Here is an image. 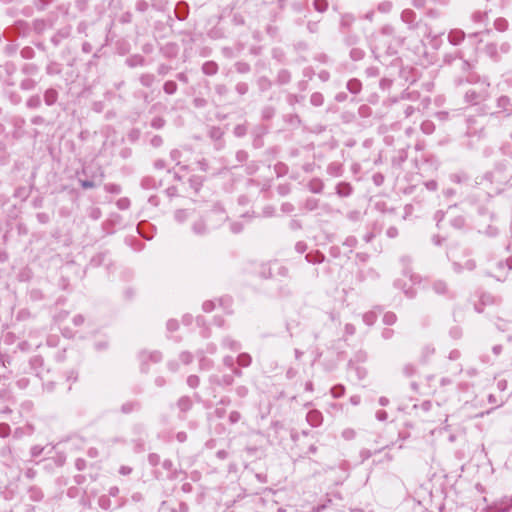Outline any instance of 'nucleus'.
I'll return each instance as SVG.
<instances>
[{
    "mask_svg": "<svg viewBox=\"0 0 512 512\" xmlns=\"http://www.w3.org/2000/svg\"><path fill=\"white\" fill-rule=\"evenodd\" d=\"M484 179L497 185L512 186V167L508 160L498 161L494 169L484 175Z\"/></svg>",
    "mask_w": 512,
    "mask_h": 512,
    "instance_id": "f257e3e1",
    "label": "nucleus"
},
{
    "mask_svg": "<svg viewBox=\"0 0 512 512\" xmlns=\"http://www.w3.org/2000/svg\"><path fill=\"white\" fill-rule=\"evenodd\" d=\"M218 211L217 221H212L210 215H203L194 221L191 227L192 232L197 236H205L212 230L219 228L228 219V216L220 210Z\"/></svg>",
    "mask_w": 512,
    "mask_h": 512,
    "instance_id": "f03ea898",
    "label": "nucleus"
},
{
    "mask_svg": "<svg viewBox=\"0 0 512 512\" xmlns=\"http://www.w3.org/2000/svg\"><path fill=\"white\" fill-rule=\"evenodd\" d=\"M371 51L375 59L381 62L383 58L394 56L397 53L396 49L392 46L390 41L381 37H376L374 39V43L371 46Z\"/></svg>",
    "mask_w": 512,
    "mask_h": 512,
    "instance_id": "7ed1b4c3",
    "label": "nucleus"
},
{
    "mask_svg": "<svg viewBox=\"0 0 512 512\" xmlns=\"http://www.w3.org/2000/svg\"><path fill=\"white\" fill-rule=\"evenodd\" d=\"M489 83H482L479 88H470L465 92V100L467 103L476 105L486 100L489 96Z\"/></svg>",
    "mask_w": 512,
    "mask_h": 512,
    "instance_id": "20e7f679",
    "label": "nucleus"
},
{
    "mask_svg": "<svg viewBox=\"0 0 512 512\" xmlns=\"http://www.w3.org/2000/svg\"><path fill=\"white\" fill-rule=\"evenodd\" d=\"M163 359L160 351L143 350L139 353V360L141 363V371L147 373L149 370V363H159Z\"/></svg>",
    "mask_w": 512,
    "mask_h": 512,
    "instance_id": "39448f33",
    "label": "nucleus"
},
{
    "mask_svg": "<svg viewBox=\"0 0 512 512\" xmlns=\"http://www.w3.org/2000/svg\"><path fill=\"white\" fill-rule=\"evenodd\" d=\"M417 14L412 9H404L401 12V20L408 25V28L411 30L418 29L421 26V23L416 20Z\"/></svg>",
    "mask_w": 512,
    "mask_h": 512,
    "instance_id": "423d86ee",
    "label": "nucleus"
},
{
    "mask_svg": "<svg viewBox=\"0 0 512 512\" xmlns=\"http://www.w3.org/2000/svg\"><path fill=\"white\" fill-rule=\"evenodd\" d=\"M432 290L442 296H446L449 299H453L455 294L449 289L448 284L444 280H435L432 282Z\"/></svg>",
    "mask_w": 512,
    "mask_h": 512,
    "instance_id": "0eeeda50",
    "label": "nucleus"
},
{
    "mask_svg": "<svg viewBox=\"0 0 512 512\" xmlns=\"http://www.w3.org/2000/svg\"><path fill=\"white\" fill-rule=\"evenodd\" d=\"M489 512H512V495L495 502L489 507Z\"/></svg>",
    "mask_w": 512,
    "mask_h": 512,
    "instance_id": "6e6552de",
    "label": "nucleus"
},
{
    "mask_svg": "<svg viewBox=\"0 0 512 512\" xmlns=\"http://www.w3.org/2000/svg\"><path fill=\"white\" fill-rule=\"evenodd\" d=\"M189 11L190 8L187 2L178 1L175 5L174 14L178 20L184 21L188 18Z\"/></svg>",
    "mask_w": 512,
    "mask_h": 512,
    "instance_id": "1a4fd4ad",
    "label": "nucleus"
},
{
    "mask_svg": "<svg viewBox=\"0 0 512 512\" xmlns=\"http://www.w3.org/2000/svg\"><path fill=\"white\" fill-rule=\"evenodd\" d=\"M209 380L212 384H216L221 387H228L234 383V377L231 374H225L222 376L212 375Z\"/></svg>",
    "mask_w": 512,
    "mask_h": 512,
    "instance_id": "9d476101",
    "label": "nucleus"
},
{
    "mask_svg": "<svg viewBox=\"0 0 512 512\" xmlns=\"http://www.w3.org/2000/svg\"><path fill=\"white\" fill-rule=\"evenodd\" d=\"M306 420L312 427H318L323 422V415L318 410H310L306 415Z\"/></svg>",
    "mask_w": 512,
    "mask_h": 512,
    "instance_id": "9b49d317",
    "label": "nucleus"
},
{
    "mask_svg": "<svg viewBox=\"0 0 512 512\" xmlns=\"http://www.w3.org/2000/svg\"><path fill=\"white\" fill-rule=\"evenodd\" d=\"M221 346L225 349L231 350L233 352H237L241 350L242 345L239 341L233 339L230 336H225L221 341Z\"/></svg>",
    "mask_w": 512,
    "mask_h": 512,
    "instance_id": "f8f14e48",
    "label": "nucleus"
},
{
    "mask_svg": "<svg viewBox=\"0 0 512 512\" xmlns=\"http://www.w3.org/2000/svg\"><path fill=\"white\" fill-rule=\"evenodd\" d=\"M336 194L339 197H349L353 193V187L349 182H339L335 187Z\"/></svg>",
    "mask_w": 512,
    "mask_h": 512,
    "instance_id": "ddd939ff",
    "label": "nucleus"
},
{
    "mask_svg": "<svg viewBox=\"0 0 512 512\" xmlns=\"http://www.w3.org/2000/svg\"><path fill=\"white\" fill-rule=\"evenodd\" d=\"M59 98V93L55 88H48L44 91L43 99L47 106H53L56 104Z\"/></svg>",
    "mask_w": 512,
    "mask_h": 512,
    "instance_id": "4468645a",
    "label": "nucleus"
},
{
    "mask_svg": "<svg viewBox=\"0 0 512 512\" xmlns=\"http://www.w3.org/2000/svg\"><path fill=\"white\" fill-rule=\"evenodd\" d=\"M465 38V33L461 29H452L448 34V41L452 45H459Z\"/></svg>",
    "mask_w": 512,
    "mask_h": 512,
    "instance_id": "2eb2a0df",
    "label": "nucleus"
},
{
    "mask_svg": "<svg viewBox=\"0 0 512 512\" xmlns=\"http://www.w3.org/2000/svg\"><path fill=\"white\" fill-rule=\"evenodd\" d=\"M70 33H71L70 27H64V28L59 29L57 31V33L51 37L52 44L54 46H58L63 39H66L69 37Z\"/></svg>",
    "mask_w": 512,
    "mask_h": 512,
    "instance_id": "dca6fc26",
    "label": "nucleus"
},
{
    "mask_svg": "<svg viewBox=\"0 0 512 512\" xmlns=\"http://www.w3.org/2000/svg\"><path fill=\"white\" fill-rule=\"evenodd\" d=\"M451 182L456 184H467L470 181L469 175L464 171H458L449 175Z\"/></svg>",
    "mask_w": 512,
    "mask_h": 512,
    "instance_id": "f3484780",
    "label": "nucleus"
},
{
    "mask_svg": "<svg viewBox=\"0 0 512 512\" xmlns=\"http://www.w3.org/2000/svg\"><path fill=\"white\" fill-rule=\"evenodd\" d=\"M141 409V403L139 401H127L121 405V412L123 414H130Z\"/></svg>",
    "mask_w": 512,
    "mask_h": 512,
    "instance_id": "a211bd4d",
    "label": "nucleus"
},
{
    "mask_svg": "<svg viewBox=\"0 0 512 512\" xmlns=\"http://www.w3.org/2000/svg\"><path fill=\"white\" fill-rule=\"evenodd\" d=\"M161 53L166 58H174L178 53V47L175 43H167L161 48Z\"/></svg>",
    "mask_w": 512,
    "mask_h": 512,
    "instance_id": "6ab92c4d",
    "label": "nucleus"
},
{
    "mask_svg": "<svg viewBox=\"0 0 512 512\" xmlns=\"http://www.w3.org/2000/svg\"><path fill=\"white\" fill-rule=\"evenodd\" d=\"M202 72L207 76H213L218 72V64L215 61H206L202 64Z\"/></svg>",
    "mask_w": 512,
    "mask_h": 512,
    "instance_id": "aec40b11",
    "label": "nucleus"
},
{
    "mask_svg": "<svg viewBox=\"0 0 512 512\" xmlns=\"http://www.w3.org/2000/svg\"><path fill=\"white\" fill-rule=\"evenodd\" d=\"M307 187L310 192L319 194L323 191L324 183L319 178H313L308 182Z\"/></svg>",
    "mask_w": 512,
    "mask_h": 512,
    "instance_id": "412c9836",
    "label": "nucleus"
},
{
    "mask_svg": "<svg viewBox=\"0 0 512 512\" xmlns=\"http://www.w3.org/2000/svg\"><path fill=\"white\" fill-rule=\"evenodd\" d=\"M326 171L332 177H340L343 174V166L339 162H331Z\"/></svg>",
    "mask_w": 512,
    "mask_h": 512,
    "instance_id": "4be33fe9",
    "label": "nucleus"
},
{
    "mask_svg": "<svg viewBox=\"0 0 512 512\" xmlns=\"http://www.w3.org/2000/svg\"><path fill=\"white\" fill-rule=\"evenodd\" d=\"M31 369L35 372L36 376L41 375V368L44 364L43 358L39 355L33 356L29 361Z\"/></svg>",
    "mask_w": 512,
    "mask_h": 512,
    "instance_id": "5701e85b",
    "label": "nucleus"
},
{
    "mask_svg": "<svg viewBox=\"0 0 512 512\" xmlns=\"http://www.w3.org/2000/svg\"><path fill=\"white\" fill-rule=\"evenodd\" d=\"M199 358L200 370H209L212 368L213 362L204 355V351L199 350L196 354Z\"/></svg>",
    "mask_w": 512,
    "mask_h": 512,
    "instance_id": "b1692460",
    "label": "nucleus"
},
{
    "mask_svg": "<svg viewBox=\"0 0 512 512\" xmlns=\"http://www.w3.org/2000/svg\"><path fill=\"white\" fill-rule=\"evenodd\" d=\"M272 269L274 272V278L288 276V268L277 261L272 262Z\"/></svg>",
    "mask_w": 512,
    "mask_h": 512,
    "instance_id": "393cba45",
    "label": "nucleus"
},
{
    "mask_svg": "<svg viewBox=\"0 0 512 512\" xmlns=\"http://www.w3.org/2000/svg\"><path fill=\"white\" fill-rule=\"evenodd\" d=\"M140 185L145 190H153L158 188V182L151 176L143 177Z\"/></svg>",
    "mask_w": 512,
    "mask_h": 512,
    "instance_id": "a878e982",
    "label": "nucleus"
},
{
    "mask_svg": "<svg viewBox=\"0 0 512 512\" xmlns=\"http://www.w3.org/2000/svg\"><path fill=\"white\" fill-rule=\"evenodd\" d=\"M41 104L42 100L39 94L31 95L25 103L28 109H38L41 107Z\"/></svg>",
    "mask_w": 512,
    "mask_h": 512,
    "instance_id": "bb28decb",
    "label": "nucleus"
},
{
    "mask_svg": "<svg viewBox=\"0 0 512 512\" xmlns=\"http://www.w3.org/2000/svg\"><path fill=\"white\" fill-rule=\"evenodd\" d=\"M347 90L352 94H358L362 89V83L356 78H352L347 82Z\"/></svg>",
    "mask_w": 512,
    "mask_h": 512,
    "instance_id": "cd10ccee",
    "label": "nucleus"
},
{
    "mask_svg": "<svg viewBox=\"0 0 512 512\" xmlns=\"http://www.w3.org/2000/svg\"><path fill=\"white\" fill-rule=\"evenodd\" d=\"M305 259L309 263L319 264V263H322L324 261L325 256L321 252L315 251V252L307 253L306 256H305Z\"/></svg>",
    "mask_w": 512,
    "mask_h": 512,
    "instance_id": "c85d7f7f",
    "label": "nucleus"
},
{
    "mask_svg": "<svg viewBox=\"0 0 512 512\" xmlns=\"http://www.w3.org/2000/svg\"><path fill=\"white\" fill-rule=\"evenodd\" d=\"M177 406L179 408V410L183 413L189 411L192 407V400L190 399V397L188 396H182L178 402H177Z\"/></svg>",
    "mask_w": 512,
    "mask_h": 512,
    "instance_id": "c756f323",
    "label": "nucleus"
},
{
    "mask_svg": "<svg viewBox=\"0 0 512 512\" xmlns=\"http://www.w3.org/2000/svg\"><path fill=\"white\" fill-rule=\"evenodd\" d=\"M145 228H149V229H154V227L152 225H150L149 223L147 222H140L138 223L137 225V231L138 233L143 237L145 238L146 240H151L153 238V233H145Z\"/></svg>",
    "mask_w": 512,
    "mask_h": 512,
    "instance_id": "7c9ffc66",
    "label": "nucleus"
},
{
    "mask_svg": "<svg viewBox=\"0 0 512 512\" xmlns=\"http://www.w3.org/2000/svg\"><path fill=\"white\" fill-rule=\"evenodd\" d=\"M39 68L34 63H25L21 68V73L26 76H34L38 73Z\"/></svg>",
    "mask_w": 512,
    "mask_h": 512,
    "instance_id": "2f4dec72",
    "label": "nucleus"
},
{
    "mask_svg": "<svg viewBox=\"0 0 512 512\" xmlns=\"http://www.w3.org/2000/svg\"><path fill=\"white\" fill-rule=\"evenodd\" d=\"M218 210H220L224 215H227L224 207L219 203L214 204L210 210L205 212L204 215H210L212 221H217L218 212H219Z\"/></svg>",
    "mask_w": 512,
    "mask_h": 512,
    "instance_id": "473e14b6",
    "label": "nucleus"
},
{
    "mask_svg": "<svg viewBox=\"0 0 512 512\" xmlns=\"http://www.w3.org/2000/svg\"><path fill=\"white\" fill-rule=\"evenodd\" d=\"M259 274L262 278L268 279V278H274V272L272 269V262L268 264H263L260 267Z\"/></svg>",
    "mask_w": 512,
    "mask_h": 512,
    "instance_id": "72a5a7b5",
    "label": "nucleus"
},
{
    "mask_svg": "<svg viewBox=\"0 0 512 512\" xmlns=\"http://www.w3.org/2000/svg\"><path fill=\"white\" fill-rule=\"evenodd\" d=\"M236 361H237L239 366H241V367H248L252 363V357H251L250 354H248L246 352H243V353H240L237 356Z\"/></svg>",
    "mask_w": 512,
    "mask_h": 512,
    "instance_id": "f704fd0d",
    "label": "nucleus"
},
{
    "mask_svg": "<svg viewBox=\"0 0 512 512\" xmlns=\"http://www.w3.org/2000/svg\"><path fill=\"white\" fill-rule=\"evenodd\" d=\"M291 81V73L286 69H281L277 75V82L280 85L288 84Z\"/></svg>",
    "mask_w": 512,
    "mask_h": 512,
    "instance_id": "c9c22d12",
    "label": "nucleus"
},
{
    "mask_svg": "<svg viewBox=\"0 0 512 512\" xmlns=\"http://www.w3.org/2000/svg\"><path fill=\"white\" fill-rule=\"evenodd\" d=\"M19 86L23 91H31L37 86V81L31 78H25L20 82Z\"/></svg>",
    "mask_w": 512,
    "mask_h": 512,
    "instance_id": "e433bc0d",
    "label": "nucleus"
},
{
    "mask_svg": "<svg viewBox=\"0 0 512 512\" xmlns=\"http://www.w3.org/2000/svg\"><path fill=\"white\" fill-rule=\"evenodd\" d=\"M355 18L352 14H344L340 20V27L342 29H349L354 23Z\"/></svg>",
    "mask_w": 512,
    "mask_h": 512,
    "instance_id": "4c0bfd02",
    "label": "nucleus"
},
{
    "mask_svg": "<svg viewBox=\"0 0 512 512\" xmlns=\"http://www.w3.org/2000/svg\"><path fill=\"white\" fill-rule=\"evenodd\" d=\"M497 106L504 111H512V104L510 103V99L507 96H501L497 100Z\"/></svg>",
    "mask_w": 512,
    "mask_h": 512,
    "instance_id": "58836bf2",
    "label": "nucleus"
},
{
    "mask_svg": "<svg viewBox=\"0 0 512 512\" xmlns=\"http://www.w3.org/2000/svg\"><path fill=\"white\" fill-rule=\"evenodd\" d=\"M190 216V212L187 209H178L174 213V219L178 223H184Z\"/></svg>",
    "mask_w": 512,
    "mask_h": 512,
    "instance_id": "ea45409f",
    "label": "nucleus"
},
{
    "mask_svg": "<svg viewBox=\"0 0 512 512\" xmlns=\"http://www.w3.org/2000/svg\"><path fill=\"white\" fill-rule=\"evenodd\" d=\"M450 224L455 229H463L466 225V219L464 216L458 215L450 220Z\"/></svg>",
    "mask_w": 512,
    "mask_h": 512,
    "instance_id": "a19ab883",
    "label": "nucleus"
},
{
    "mask_svg": "<svg viewBox=\"0 0 512 512\" xmlns=\"http://www.w3.org/2000/svg\"><path fill=\"white\" fill-rule=\"evenodd\" d=\"M209 137L214 140L215 142H218L222 139L223 136V130L220 127L213 126L209 129Z\"/></svg>",
    "mask_w": 512,
    "mask_h": 512,
    "instance_id": "79ce46f5",
    "label": "nucleus"
},
{
    "mask_svg": "<svg viewBox=\"0 0 512 512\" xmlns=\"http://www.w3.org/2000/svg\"><path fill=\"white\" fill-rule=\"evenodd\" d=\"M189 184L191 189H193L195 192H198L203 184V178L200 176H192L189 179Z\"/></svg>",
    "mask_w": 512,
    "mask_h": 512,
    "instance_id": "37998d69",
    "label": "nucleus"
},
{
    "mask_svg": "<svg viewBox=\"0 0 512 512\" xmlns=\"http://www.w3.org/2000/svg\"><path fill=\"white\" fill-rule=\"evenodd\" d=\"M257 85L259 87V90L264 92V91H267V90H269L271 88L272 83H271V81L267 77L261 76L257 80Z\"/></svg>",
    "mask_w": 512,
    "mask_h": 512,
    "instance_id": "c03bdc74",
    "label": "nucleus"
},
{
    "mask_svg": "<svg viewBox=\"0 0 512 512\" xmlns=\"http://www.w3.org/2000/svg\"><path fill=\"white\" fill-rule=\"evenodd\" d=\"M362 319L367 326H372L377 320V314L374 311H368L363 314Z\"/></svg>",
    "mask_w": 512,
    "mask_h": 512,
    "instance_id": "a18cd8bd",
    "label": "nucleus"
},
{
    "mask_svg": "<svg viewBox=\"0 0 512 512\" xmlns=\"http://www.w3.org/2000/svg\"><path fill=\"white\" fill-rule=\"evenodd\" d=\"M46 73L50 76H53V75H58L61 73V68H60V65L56 62H50L47 66H46Z\"/></svg>",
    "mask_w": 512,
    "mask_h": 512,
    "instance_id": "49530a36",
    "label": "nucleus"
},
{
    "mask_svg": "<svg viewBox=\"0 0 512 512\" xmlns=\"http://www.w3.org/2000/svg\"><path fill=\"white\" fill-rule=\"evenodd\" d=\"M163 90L168 95H173L177 91V83L175 81H166L163 85Z\"/></svg>",
    "mask_w": 512,
    "mask_h": 512,
    "instance_id": "de8ad7c7",
    "label": "nucleus"
},
{
    "mask_svg": "<svg viewBox=\"0 0 512 512\" xmlns=\"http://www.w3.org/2000/svg\"><path fill=\"white\" fill-rule=\"evenodd\" d=\"M318 206H319V200L316 198H313V197L307 198L304 203V208L307 211H314L318 208Z\"/></svg>",
    "mask_w": 512,
    "mask_h": 512,
    "instance_id": "09e8293b",
    "label": "nucleus"
},
{
    "mask_svg": "<svg viewBox=\"0 0 512 512\" xmlns=\"http://www.w3.org/2000/svg\"><path fill=\"white\" fill-rule=\"evenodd\" d=\"M98 505L103 510H109L112 505L110 497L107 495H101L98 499Z\"/></svg>",
    "mask_w": 512,
    "mask_h": 512,
    "instance_id": "8fccbe9b",
    "label": "nucleus"
},
{
    "mask_svg": "<svg viewBox=\"0 0 512 512\" xmlns=\"http://www.w3.org/2000/svg\"><path fill=\"white\" fill-rule=\"evenodd\" d=\"M313 7L317 12L324 13L328 9V1L327 0H314Z\"/></svg>",
    "mask_w": 512,
    "mask_h": 512,
    "instance_id": "3c124183",
    "label": "nucleus"
},
{
    "mask_svg": "<svg viewBox=\"0 0 512 512\" xmlns=\"http://www.w3.org/2000/svg\"><path fill=\"white\" fill-rule=\"evenodd\" d=\"M162 467L171 473L169 476L170 479L176 478V470L174 469V464L170 459H165L162 462Z\"/></svg>",
    "mask_w": 512,
    "mask_h": 512,
    "instance_id": "603ef678",
    "label": "nucleus"
},
{
    "mask_svg": "<svg viewBox=\"0 0 512 512\" xmlns=\"http://www.w3.org/2000/svg\"><path fill=\"white\" fill-rule=\"evenodd\" d=\"M140 83L145 87H151L155 82V76L153 74H143L140 77Z\"/></svg>",
    "mask_w": 512,
    "mask_h": 512,
    "instance_id": "864d4df0",
    "label": "nucleus"
},
{
    "mask_svg": "<svg viewBox=\"0 0 512 512\" xmlns=\"http://www.w3.org/2000/svg\"><path fill=\"white\" fill-rule=\"evenodd\" d=\"M310 103L316 107L322 106L324 103L323 95L319 92L313 93L310 97Z\"/></svg>",
    "mask_w": 512,
    "mask_h": 512,
    "instance_id": "5fc2aeb1",
    "label": "nucleus"
},
{
    "mask_svg": "<svg viewBox=\"0 0 512 512\" xmlns=\"http://www.w3.org/2000/svg\"><path fill=\"white\" fill-rule=\"evenodd\" d=\"M394 32V27L392 25L387 24L381 28L379 37L386 39L387 37L393 36Z\"/></svg>",
    "mask_w": 512,
    "mask_h": 512,
    "instance_id": "6e6d98bb",
    "label": "nucleus"
},
{
    "mask_svg": "<svg viewBox=\"0 0 512 512\" xmlns=\"http://www.w3.org/2000/svg\"><path fill=\"white\" fill-rule=\"evenodd\" d=\"M365 52L360 48H352L350 50V58L353 61H360L364 58Z\"/></svg>",
    "mask_w": 512,
    "mask_h": 512,
    "instance_id": "4d7b16f0",
    "label": "nucleus"
},
{
    "mask_svg": "<svg viewBox=\"0 0 512 512\" xmlns=\"http://www.w3.org/2000/svg\"><path fill=\"white\" fill-rule=\"evenodd\" d=\"M421 130L424 134L430 135L435 131V125L432 121L426 120L422 122Z\"/></svg>",
    "mask_w": 512,
    "mask_h": 512,
    "instance_id": "13d9d810",
    "label": "nucleus"
},
{
    "mask_svg": "<svg viewBox=\"0 0 512 512\" xmlns=\"http://www.w3.org/2000/svg\"><path fill=\"white\" fill-rule=\"evenodd\" d=\"M494 27L496 30H498L500 32H504L508 28V21L504 18H497L494 21Z\"/></svg>",
    "mask_w": 512,
    "mask_h": 512,
    "instance_id": "bf43d9fd",
    "label": "nucleus"
},
{
    "mask_svg": "<svg viewBox=\"0 0 512 512\" xmlns=\"http://www.w3.org/2000/svg\"><path fill=\"white\" fill-rule=\"evenodd\" d=\"M397 321V316L394 312H386L383 316V323L387 326H391L395 324Z\"/></svg>",
    "mask_w": 512,
    "mask_h": 512,
    "instance_id": "052dcab7",
    "label": "nucleus"
},
{
    "mask_svg": "<svg viewBox=\"0 0 512 512\" xmlns=\"http://www.w3.org/2000/svg\"><path fill=\"white\" fill-rule=\"evenodd\" d=\"M235 69L240 74H246L250 72L251 67L248 63L239 61L235 63Z\"/></svg>",
    "mask_w": 512,
    "mask_h": 512,
    "instance_id": "680f3d73",
    "label": "nucleus"
},
{
    "mask_svg": "<svg viewBox=\"0 0 512 512\" xmlns=\"http://www.w3.org/2000/svg\"><path fill=\"white\" fill-rule=\"evenodd\" d=\"M54 0H34L33 5L38 11H44Z\"/></svg>",
    "mask_w": 512,
    "mask_h": 512,
    "instance_id": "e2e57ef3",
    "label": "nucleus"
},
{
    "mask_svg": "<svg viewBox=\"0 0 512 512\" xmlns=\"http://www.w3.org/2000/svg\"><path fill=\"white\" fill-rule=\"evenodd\" d=\"M345 393V387L341 384H337L331 388V394L334 398H340Z\"/></svg>",
    "mask_w": 512,
    "mask_h": 512,
    "instance_id": "0e129e2a",
    "label": "nucleus"
},
{
    "mask_svg": "<svg viewBox=\"0 0 512 512\" xmlns=\"http://www.w3.org/2000/svg\"><path fill=\"white\" fill-rule=\"evenodd\" d=\"M166 121L164 118L160 117V116H157V117H154L152 120H151V127L154 128V129H161L164 127Z\"/></svg>",
    "mask_w": 512,
    "mask_h": 512,
    "instance_id": "69168bd1",
    "label": "nucleus"
},
{
    "mask_svg": "<svg viewBox=\"0 0 512 512\" xmlns=\"http://www.w3.org/2000/svg\"><path fill=\"white\" fill-rule=\"evenodd\" d=\"M357 243H358V240H357V238H356V237H354V236H348V237L345 239V241L343 242V246L348 247V248H349V252L351 253V252H352V249H353L354 247H356Z\"/></svg>",
    "mask_w": 512,
    "mask_h": 512,
    "instance_id": "338daca9",
    "label": "nucleus"
},
{
    "mask_svg": "<svg viewBox=\"0 0 512 512\" xmlns=\"http://www.w3.org/2000/svg\"><path fill=\"white\" fill-rule=\"evenodd\" d=\"M179 358L181 362L185 365H189L193 361V355L188 351H183L180 353Z\"/></svg>",
    "mask_w": 512,
    "mask_h": 512,
    "instance_id": "774afa93",
    "label": "nucleus"
}]
</instances>
